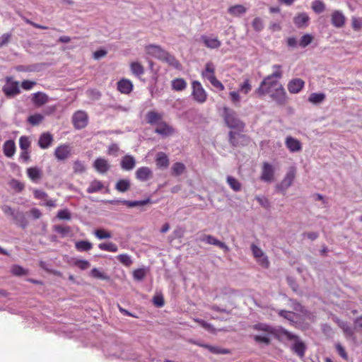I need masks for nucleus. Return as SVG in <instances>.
Segmentation results:
<instances>
[{
	"label": "nucleus",
	"instance_id": "nucleus-1",
	"mask_svg": "<svg viewBox=\"0 0 362 362\" xmlns=\"http://www.w3.org/2000/svg\"><path fill=\"white\" fill-rule=\"evenodd\" d=\"M273 68L276 69V70L264 78L259 88L255 90V93L258 96L270 94V97L277 104L284 105L287 102V95L284 88L278 81L282 76L281 66L280 65H274Z\"/></svg>",
	"mask_w": 362,
	"mask_h": 362
},
{
	"label": "nucleus",
	"instance_id": "nucleus-2",
	"mask_svg": "<svg viewBox=\"0 0 362 362\" xmlns=\"http://www.w3.org/2000/svg\"><path fill=\"white\" fill-rule=\"evenodd\" d=\"M228 127L238 131H243L245 124L238 118L237 113L228 107H223L222 115Z\"/></svg>",
	"mask_w": 362,
	"mask_h": 362
},
{
	"label": "nucleus",
	"instance_id": "nucleus-3",
	"mask_svg": "<svg viewBox=\"0 0 362 362\" xmlns=\"http://www.w3.org/2000/svg\"><path fill=\"white\" fill-rule=\"evenodd\" d=\"M281 335L284 336L288 340L293 341V344L291 346V350L295 353L300 358H303L305 356L306 351L305 344L299 338L296 334H294L289 331L282 329L280 331Z\"/></svg>",
	"mask_w": 362,
	"mask_h": 362
},
{
	"label": "nucleus",
	"instance_id": "nucleus-4",
	"mask_svg": "<svg viewBox=\"0 0 362 362\" xmlns=\"http://www.w3.org/2000/svg\"><path fill=\"white\" fill-rule=\"evenodd\" d=\"M215 70L214 63L212 62H208L205 64V67L202 71L201 75L204 79L208 80L214 88L222 91L225 89V87L223 83L216 78Z\"/></svg>",
	"mask_w": 362,
	"mask_h": 362
},
{
	"label": "nucleus",
	"instance_id": "nucleus-5",
	"mask_svg": "<svg viewBox=\"0 0 362 362\" xmlns=\"http://www.w3.org/2000/svg\"><path fill=\"white\" fill-rule=\"evenodd\" d=\"M192 95L193 99L198 103H204L207 99V93L204 89L200 82L194 81L192 83Z\"/></svg>",
	"mask_w": 362,
	"mask_h": 362
},
{
	"label": "nucleus",
	"instance_id": "nucleus-6",
	"mask_svg": "<svg viewBox=\"0 0 362 362\" xmlns=\"http://www.w3.org/2000/svg\"><path fill=\"white\" fill-rule=\"evenodd\" d=\"M296 168L291 167L287 171L282 181L277 185L276 188L279 191H284L291 187L296 178Z\"/></svg>",
	"mask_w": 362,
	"mask_h": 362
},
{
	"label": "nucleus",
	"instance_id": "nucleus-7",
	"mask_svg": "<svg viewBox=\"0 0 362 362\" xmlns=\"http://www.w3.org/2000/svg\"><path fill=\"white\" fill-rule=\"evenodd\" d=\"M2 90L7 97H13L20 93L19 83L12 81L11 77H7L6 83L3 86Z\"/></svg>",
	"mask_w": 362,
	"mask_h": 362
},
{
	"label": "nucleus",
	"instance_id": "nucleus-8",
	"mask_svg": "<svg viewBox=\"0 0 362 362\" xmlns=\"http://www.w3.org/2000/svg\"><path fill=\"white\" fill-rule=\"evenodd\" d=\"M72 122L76 129H83L88 124V115L83 111H77L72 117Z\"/></svg>",
	"mask_w": 362,
	"mask_h": 362
},
{
	"label": "nucleus",
	"instance_id": "nucleus-9",
	"mask_svg": "<svg viewBox=\"0 0 362 362\" xmlns=\"http://www.w3.org/2000/svg\"><path fill=\"white\" fill-rule=\"evenodd\" d=\"M331 23L336 28H341L346 24V18L342 11L334 10L331 13Z\"/></svg>",
	"mask_w": 362,
	"mask_h": 362
},
{
	"label": "nucleus",
	"instance_id": "nucleus-10",
	"mask_svg": "<svg viewBox=\"0 0 362 362\" xmlns=\"http://www.w3.org/2000/svg\"><path fill=\"white\" fill-rule=\"evenodd\" d=\"M145 51L147 54L151 55L162 61L167 51L163 49L160 46L156 45H148L145 47Z\"/></svg>",
	"mask_w": 362,
	"mask_h": 362
},
{
	"label": "nucleus",
	"instance_id": "nucleus-11",
	"mask_svg": "<svg viewBox=\"0 0 362 362\" xmlns=\"http://www.w3.org/2000/svg\"><path fill=\"white\" fill-rule=\"evenodd\" d=\"M71 153V146L69 144H62L57 146L54 151V156L59 160L67 159Z\"/></svg>",
	"mask_w": 362,
	"mask_h": 362
},
{
	"label": "nucleus",
	"instance_id": "nucleus-12",
	"mask_svg": "<svg viewBox=\"0 0 362 362\" xmlns=\"http://www.w3.org/2000/svg\"><path fill=\"white\" fill-rule=\"evenodd\" d=\"M274 170L272 165L267 163L264 162L262 165V173L260 176V179L262 181L271 182L274 180Z\"/></svg>",
	"mask_w": 362,
	"mask_h": 362
},
{
	"label": "nucleus",
	"instance_id": "nucleus-13",
	"mask_svg": "<svg viewBox=\"0 0 362 362\" xmlns=\"http://www.w3.org/2000/svg\"><path fill=\"white\" fill-rule=\"evenodd\" d=\"M199 240L209 245L217 246L226 252L229 250L228 247L223 242H221L211 235H203L200 237Z\"/></svg>",
	"mask_w": 362,
	"mask_h": 362
},
{
	"label": "nucleus",
	"instance_id": "nucleus-14",
	"mask_svg": "<svg viewBox=\"0 0 362 362\" xmlns=\"http://www.w3.org/2000/svg\"><path fill=\"white\" fill-rule=\"evenodd\" d=\"M305 81L301 78H296L291 79L287 85L288 91L292 94L298 93L304 87Z\"/></svg>",
	"mask_w": 362,
	"mask_h": 362
},
{
	"label": "nucleus",
	"instance_id": "nucleus-15",
	"mask_svg": "<svg viewBox=\"0 0 362 362\" xmlns=\"http://www.w3.org/2000/svg\"><path fill=\"white\" fill-rule=\"evenodd\" d=\"M134 85L127 78H122L117 83V90L122 94L128 95L133 90Z\"/></svg>",
	"mask_w": 362,
	"mask_h": 362
},
{
	"label": "nucleus",
	"instance_id": "nucleus-16",
	"mask_svg": "<svg viewBox=\"0 0 362 362\" xmlns=\"http://www.w3.org/2000/svg\"><path fill=\"white\" fill-rule=\"evenodd\" d=\"M135 176L137 180L145 182L153 177V172L148 167H141L136 170Z\"/></svg>",
	"mask_w": 362,
	"mask_h": 362
},
{
	"label": "nucleus",
	"instance_id": "nucleus-17",
	"mask_svg": "<svg viewBox=\"0 0 362 362\" xmlns=\"http://www.w3.org/2000/svg\"><path fill=\"white\" fill-rule=\"evenodd\" d=\"M310 17L306 13H299L293 18V23L298 28H306L308 25Z\"/></svg>",
	"mask_w": 362,
	"mask_h": 362
},
{
	"label": "nucleus",
	"instance_id": "nucleus-18",
	"mask_svg": "<svg viewBox=\"0 0 362 362\" xmlns=\"http://www.w3.org/2000/svg\"><path fill=\"white\" fill-rule=\"evenodd\" d=\"M285 144L288 149L292 153L300 151L302 149V145L300 141L290 136L286 137Z\"/></svg>",
	"mask_w": 362,
	"mask_h": 362
},
{
	"label": "nucleus",
	"instance_id": "nucleus-19",
	"mask_svg": "<svg viewBox=\"0 0 362 362\" xmlns=\"http://www.w3.org/2000/svg\"><path fill=\"white\" fill-rule=\"evenodd\" d=\"M29 179L33 182H38L42 177V171L37 167H30L26 170Z\"/></svg>",
	"mask_w": 362,
	"mask_h": 362
},
{
	"label": "nucleus",
	"instance_id": "nucleus-20",
	"mask_svg": "<svg viewBox=\"0 0 362 362\" xmlns=\"http://www.w3.org/2000/svg\"><path fill=\"white\" fill-rule=\"evenodd\" d=\"M31 100L35 105L41 107L49 101V97L45 93L37 92L32 95Z\"/></svg>",
	"mask_w": 362,
	"mask_h": 362
},
{
	"label": "nucleus",
	"instance_id": "nucleus-21",
	"mask_svg": "<svg viewBox=\"0 0 362 362\" xmlns=\"http://www.w3.org/2000/svg\"><path fill=\"white\" fill-rule=\"evenodd\" d=\"M129 69L132 74L138 78H141L145 73L144 66L139 62H132Z\"/></svg>",
	"mask_w": 362,
	"mask_h": 362
},
{
	"label": "nucleus",
	"instance_id": "nucleus-22",
	"mask_svg": "<svg viewBox=\"0 0 362 362\" xmlns=\"http://www.w3.org/2000/svg\"><path fill=\"white\" fill-rule=\"evenodd\" d=\"M155 132L160 135L170 136L174 133V129L168 125L165 122L161 121L158 123Z\"/></svg>",
	"mask_w": 362,
	"mask_h": 362
},
{
	"label": "nucleus",
	"instance_id": "nucleus-23",
	"mask_svg": "<svg viewBox=\"0 0 362 362\" xmlns=\"http://www.w3.org/2000/svg\"><path fill=\"white\" fill-rule=\"evenodd\" d=\"M201 40L204 45L209 49H217L221 45V41L217 38H210L206 35H202Z\"/></svg>",
	"mask_w": 362,
	"mask_h": 362
},
{
	"label": "nucleus",
	"instance_id": "nucleus-24",
	"mask_svg": "<svg viewBox=\"0 0 362 362\" xmlns=\"http://www.w3.org/2000/svg\"><path fill=\"white\" fill-rule=\"evenodd\" d=\"M337 325L339 327L343 330L344 334L346 337L347 338H354L355 334V329L354 327L351 328L346 322L337 320Z\"/></svg>",
	"mask_w": 362,
	"mask_h": 362
},
{
	"label": "nucleus",
	"instance_id": "nucleus-25",
	"mask_svg": "<svg viewBox=\"0 0 362 362\" xmlns=\"http://www.w3.org/2000/svg\"><path fill=\"white\" fill-rule=\"evenodd\" d=\"M53 141V136L49 133H43L40 135L38 140V145L41 148H47Z\"/></svg>",
	"mask_w": 362,
	"mask_h": 362
},
{
	"label": "nucleus",
	"instance_id": "nucleus-26",
	"mask_svg": "<svg viewBox=\"0 0 362 362\" xmlns=\"http://www.w3.org/2000/svg\"><path fill=\"white\" fill-rule=\"evenodd\" d=\"M3 151L8 158H11L16 152V144L13 140H7L3 145Z\"/></svg>",
	"mask_w": 362,
	"mask_h": 362
},
{
	"label": "nucleus",
	"instance_id": "nucleus-27",
	"mask_svg": "<svg viewBox=\"0 0 362 362\" xmlns=\"http://www.w3.org/2000/svg\"><path fill=\"white\" fill-rule=\"evenodd\" d=\"M136 164L135 159L133 156L127 155L124 156L121 160L122 168L124 170H132Z\"/></svg>",
	"mask_w": 362,
	"mask_h": 362
},
{
	"label": "nucleus",
	"instance_id": "nucleus-28",
	"mask_svg": "<svg viewBox=\"0 0 362 362\" xmlns=\"http://www.w3.org/2000/svg\"><path fill=\"white\" fill-rule=\"evenodd\" d=\"M93 166L95 170L100 173L107 172L110 168L107 161L105 159L101 158H99L95 160Z\"/></svg>",
	"mask_w": 362,
	"mask_h": 362
},
{
	"label": "nucleus",
	"instance_id": "nucleus-29",
	"mask_svg": "<svg viewBox=\"0 0 362 362\" xmlns=\"http://www.w3.org/2000/svg\"><path fill=\"white\" fill-rule=\"evenodd\" d=\"M252 89L251 81L249 78H244L243 81L238 85V91L241 94L247 95Z\"/></svg>",
	"mask_w": 362,
	"mask_h": 362
},
{
	"label": "nucleus",
	"instance_id": "nucleus-30",
	"mask_svg": "<svg viewBox=\"0 0 362 362\" xmlns=\"http://www.w3.org/2000/svg\"><path fill=\"white\" fill-rule=\"evenodd\" d=\"M247 8L241 4H237L235 6H230L228 8V12L229 14L234 17H238L241 15H243L246 13Z\"/></svg>",
	"mask_w": 362,
	"mask_h": 362
},
{
	"label": "nucleus",
	"instance_id": "nucleus-31",
	"mask_svg": "<svg viewBox=\"0 0 362 362\" xmlns=\"http://www.w3.org/2000/svg\"><path fill=\"white\" fill-rule=\"evenodd\" d=\"M163 115L154 110L149 111L146 114V119L148 124L158 125V123L162 121Z\"/></svg>",
	"mask_w": 362,
	"mask_h": 362
},
{
	"label": "nucleus",
	"instance_id": "nucleus-32",
	"mask_svg": "<svg viewBox=\"0 0 362 362\" xmlns=\"http://www.w3.org/2000/svg\"><path fill=\"white\" fill-rule=\"evenodd\" d=\"M171 86L175 91H182L187 88V82L184 78H177L172 81Z\"/></svg>",
	"mask_w": 362,
	"mask_h": 362
},
{
	"label": "nucleus",
	"instance_id": "nucleus-33",
	"mask_svg": "<svg viewBox=\"0 0 362 362\" xmlns=\"http://www.w3.org/2000/svg\"><path fill=\"white\" fill-rule=\"evenodd\" d=\"M156 163L158 168H167L169 165L168 156L163 152H159L156 155Z\"/></svg>",
	"mask_w": 362,
	"mask_h": 362
},
{
	"label": "nucleus",
	"instance_id": "nucleus-34",
	"mask_svg": "<svg viewBox=\"0 0 362 362\" xmlns=\"http://www.w3.org/2000/svg\"><path fill=\"white\" fill-rule=\"evenodd\" d=\"M162 61L167 62L168 64L178 70L181 69L182 68V65L180 62L173 55L170 54L168 52H166V55H165Z\"/></svg>",
	"mask_w": 362,
	"mask_h": 362
},
{
	"label": "nucleus",
	"instance_id": "nucleus-35",
	"mask_svg": "<svg viewBox=\"0 0 362 362\" xmlns=\"http://www.w3.org/2000/svg\"><path fill=\"white\" fill-rule=\"evenodd\" d=\"M131 187V182L129 179H121L115 185L116 189L119 192H127Z\"/></svg>",
	"mask_w": 362,
	"mask_h": 362
},
{
	"label": "nucleus",
	"instance_id": "nucleus-36",
	"mask_svg": "<svg viewBox=\"0 0 362 362\" xmlns=\"http://www.w3.org/2000/svg\"><path fill=\"white\" fill-rule=\"evenodd\" d=\"M75 248L78 252H87L93 248V244L88 240H80L75 243Z\"/></svg>",
	"mask_w": 362,
	"mask_h": 362
},
{
	"label": "nucleus",
	"instance_id": "nucleus-37",
	"mask_svg": "<svg viewBox=\"0 0 362 362\" xmlns=\"http://www.w3.org/2000/svg\"><path fill=\"white\" fill-rule=\"evenodd\" d=\"M104 188L103 184L98 180H93L90 183L87 188V192L89 194L100 192Z\"/></svg>",
	"mask_w": 362,
	"mask_h": 362
},
{
	"label": "nucleus",
	"instance_id": "nucleus-38",
	"mask_svg": "<svg viewBox=\"0 0 362 362\" xmlns=\"http://www.w3.org/2000/svg\"><path fill=\"white\" fill-rule=\"evenodd\" d=\"M53 230L63 238L71 233V228L69 226L55 225L53 226Z\"/></svg>",
	"mask_w": 362,
	"mask_h": 362
},
{
	"label": "nucleus",
	"instance_id": "nucleus-39",
	"mask_svg": "<svg viewBox=\"0 0 362 362\" xmlns=\"http://www.w3.org/2000/svg\"><path fill=\"white\" fill-rule=\"evenodd\" d=\"M227 183L234 192H240L242 188L241 183L232 176L227 177Z\"/></svg>",
	"mask_w": 362,
	"mask_h": 362
},
{
	"label": "nucleus",
	"instance_id": "nucleus-40",
	"mask_svg": "<svg viewBox=\"0 0 362 362\" xmlns=\"http://www.w3.org/2000/svg\"><path fill=\"white\" fill-rule=\"evenodd\" d=\"M325 99V94L322 93H313L309 95L308 101L313 104H318Z\"/></svg>",
	"mask_w": 362,
	"mask_h": 362
},
{
	"label": "nucleus",
	"instance_id": "nucleus-41",
	"mask_svg": "<svg viewBox=\"0 0 362 362\" xmlns=\"http://www.w3.org/2000/svg\"><path fill=\"white\" fill-rule=\"evenodd\" d=\"M311 8L315 13L319 14L325 11L326 6L321 0H315L312 2Z\"/></svg>",
	"mask_w": 362,
	"mask_h": 362
},
{
	"label": "nucleus",
	"instance_id": "nucleus-42",
	"mask_svg": "<svg viewBox=\"0 0 362 362\" xmlns=\"http://www.w3.org/2000/svg\"><path fill=\"white\" fill-rule=\"evenodd\" d=\"M240 93L238 90L230 91L229 93V98L231 103L235 107L240 106L241 96Z\"/></svg>",
	"mask_w": 362,
	"mask_h": 362
},
{
	"label": "nucleus",
	"instance_id": "nucleus-43",
	"mask_svg": "<svg viewBox=\"0 0 362 362\" xmlns=\"http://www.w3.org/2000/svg\"><path fill=\"white\" fill-rule=\"evenodd\" d=\"M11 272L16 276H25L28 274V270L18 264H14L11 268Z\"/></svg>",
	"mask_w": 362,
	"mask_h": 362
},
{
	"label": "nucleus",
	"instance_id": "nucleus-44",
	"mask_svg": "<svg viewBox=\"0 0 362 362\" xmlns=\"http://www.w3.org/2000/svg\"><path fill=\"white\" fill-rule=\"evenodd\" d=\"M202 347L207 349L211 353L216 354H230V351L227 349H222L217 346H213L211 345H201Z\"/></svg>",
	"mask_w": 362,
	"mask_h": 362
},
{
	"label": "nucleus",
	"instance_id": "nucleus-45",
	"mask_svg": "<svg viewBox=\"0 0 362 362\" xmlns=\"http://www.w3.org/2000/svg\"><path fill=\"white\" fill-rule=\"evenodd\" d=\"M185 165L182 163H175L172 167V175L179 176L185 172Z\"/></svg>",
	"mask_w": 362,
	"mask_h": 362
},
{
	"label": "nucleus",
	"instance_id": "nucleus-46",
	"mask_svg": "<svg viewBox=\"0 0 362 362\" xmlns=\"http://www.w3.org/2000/svg\"><path fill=\"white\" fill-rule=\"evenodd\" d=\"M124 203L128 207L132 208V207H134V206H141L146 205L148 204H151V200L149 198H148V199H146L144 200H141V201H124Z\"/></svg>",
	"mask_w": 362,
	"mask_h": 362
},
{
	"label": "nucleus",
	"instance_id": "nucleus-47",
	"mask_svg": "<svg viewBox=\"0 0 362 362\" xmlns=\"http://www.w3.org/2000/svg\"><path fill=\"white\" fill-rule=\"evenodd\" d=\"M13 218L16 223L22 228H25L28 225V221H26L25 216L22 212L16 213Z\"/></svg>",
	"mask_w": 362,
	"mask_h": 362
},
{
	"label": "nucleus",
	"instance_id": "nucleus-48",
	"mask_svg": "<svg viewBox=\"0 0 362 362\" xmlns=\"http://www.w3.org/2000/svg\"><path fill=\"white\" fill-rule=\"evenodd\" d=\"M44 119L43 115L40 114H35L30 115L28 118V122L32 125H38L40 124L42 120Z\"/></svg>",
	"mask_w": 362,
	"mask_h": 362
},
{
	"label": "nucleus",
	"instance_id": "nucleus-49",
	"mask_svg": "<svg viewBox=\"0 0 362 362\" xmlns=\"http://www.w3.org/2000/svg\"><path fill=\"white\" fill-rule=\"evenodd\" d=\"M117 259L125 267H129L132 264V260L130 256L127 254L119 255L117 257Z\"/></svg>",
	"mask_w": 362,
	"mask_h": 362
},
{
	"label": "nucleus",
	"instance_id": "nucleus-50",
	"mask_svg": "<svg viewBox=\"0 0 362 362\" xmlns=\"http://www.w3.org/2000/svg\"><path fill=\"white\" fill-rule=\"evenodd\" d=\"M351 27L354 31H359L362 28V18L352 16Z\"/></svg>",
	"mask_w": 362,
	"mask_h": 362
},
{
	"label": "nucleus",
	"instance_id": "nucleus-51",
	"mask_svg": "<svg viewBox=\"0 0 362 362\" xmlns=\"http://www.w3.org/2000/svg\"><path fill=\"white\" fill-rule=\"evenodd\" d=\"M313 40V37L310 34H305L302 36L300 40L299 45L301 47H305L309 45Z\"/></svg>",
	"mask_w": 362,
	"mask_h": 362
},
{
	"label": "nucleus",
	"instance_id": "nucleus-52",
	"mask_svg": "<svg viewBox=\"0 0 362 362\" xmlns=\"http://www.w3.org/2000/svg\"><path fill=\"white\" fill-rule=\"evenodd\" d=\"M19 146L21 150H28L30 146V141L28 136H22L19 139Z\"/></svg>",
	"mask_w": 362,
	"mask_h": 362
},
{
	"label": "nucleus",
	"instance_id": "nucleus-53",
	"mask_svg": "<svg viewBox=\"0 0 362 362\" xmlns=\"http://www.w3.org/2000/svg\"><path fill=\"white\" fill-rule=\"evenodd\" d=\"M95 235L98 239H106L111 237V233L104 229H98L94 231Z\"/></svg>",
	"mask_w": 362,
	"mask_h": 362
},
{
	"label": "nucleus",
	"instance_id": "nucleus-54",
	"mask_svg": "<svg viewBox=\"0 0 362 362\" xmlns=\"http://www.w3.org/2000/svg\"><path fill=\"white\" fill-rule=\"evenodd\" d=\"M251 250H252V255H253L254 257L255 258V259L259 257H262L263 256L265 255L264 252L262 250V249L259 248V247H257L255 244H252Z\"/></svg>",
	"mask_w": 362,
	"mask_h": 362
},
{
	"label": "nucleus",
	"instance_id": "nucleus-55",
	"mask_svg": "<svg viewBox=\"0 0 362 362\" xmlns=\"http://www.w3.org/2000/svg\"><path fill=\"white\" fill-rule=\"evenodd\" d=\"M146 271L144 269H137L133 272V277L135 280L141 281L146 276Z\"/></svg>",
	"mask_w": 362,
	"mask_h": 362
},
{
	"label": "nucleus",
	"instance_id": "nucleus-56",
	"mask_svg": "<svg viewBox=\"0 0 362 362\" xmlns=\"http://www.w3.org/2000/svg\"><path fill=\"white\" fill-rule=\"evenodd\" d=\"M252 25L254 30L257 32L261 31L264 28L263 22L259 17H257L253 20Z\"/></svg>",
	"mask_w": 362,
	"mask_h": 362
},
{
	"label": "nucleus",
	"instance_id": "nucleus-57",
	"mask_svg": "<svg viewBox=\"0 0 362 362\" xmlns=\"http://www.w3.org/2000/svg\"><path fill=\"white\" fill-rule=\"evenodd\" d=\"M335 349L338 353V354L344 360L348 359V355L345 350V349L343 347V346L340 343H337L335 344Z\"/></svg>",
	"mask_w": 362,
	"mask_h": 362
},
{
	"label": "nucleus",
	"instance_id": "nucleus-58",
	"mask_svg": "<svg viewBox=\"0 0 362 362\" xmlns=\"http://www.w3.org/2000/svg\"><path fill=\"white\" fill-rule=\"evenodd\" d=\"M57 217L60 220H69L71 216L68 209H62L58 211Z\"/></svg>",
	"mask_w": 362,
	"mask_h": 362
},
{
	"label": "nucleus",
	"instance_id": "nucleus-59",
	"mask_svg": "<svg viewBox=\"0 0 362 362\" xmlns=\"http://www.w3.org/2000/svg\"><path fill=\"white\" fill-rule=\"evenodd\" d=\"M74 265L82 270L87 269L90 267V262L85 259H77L74 262Z\"/></svg>",
	"mask_w": 362,
	"mask_h": 362
},
{
	"label": "nucleus",
	"instance_id": "nucleus-60",
	"mask_svg": "<svg viewBox=\"0 0 362 362\" xmlns=\"http://www.w3.org/2000/svg\"><path fill=\"white\" fill-rule=\"evenodd\" d=\"M74 171L76 173H81L85 171L86 168L83 163L79 160H76L74 163Z\"/></svg>",
	"mask_w": 362,
	"mask_h": 362
},
{
	"label": "nucleus",
	"instance_id": "nucleus-61",
	"mask_svg": "<svg viewBox=\"0 0 362 362\" xmlns=\"http://www.w3.org/2000/svg\"><path fill=\"white\" fill-rule=\"evenodd\" d=\"M257 263L264 269H267L269 267V261L268 257L265 255L262 257L256 259Z\"/></svg>",
	"mask_w": 362,
	"mask_h": 362
},
{
	"label": "nucleus",
	"instance_id": "nucleus-62",
	"mask_svg": "<svg viewBox=\"0 0 362 362\" xmlns=\"http://www.w3.org/2000/svg\"><path fill=\"white\" fill-rule=\"evenodd\" d=\"M257 201L259 202V204L264 207V209H269L270 207V202L269 199L264 197H256Z\"/></svg>",
	"mask_w": 362,
	"mask_h": 362
},
{
	"label": "nucleus",
	"instance_id": "nucleus-63",
	"mask_svg": "<svg viewBox=\"0 0 362 362\" xmlns=\"http://www.w3.org/2000/svg\"><path fill=\"white\" fill-rule=\"evenodd\" d=\"M11 38V34L6 33H4L0 37V48L6 45L7 43H8Z\"/></svg>",
	"mask_w": 362,
	"mask_h": 362
},
{
	"label": "nucleus",
	"instance_id": "nucleus-64",
	"mask_svg": "<svg viewBox=\"0 0 362 362\" xmlns=\"http://www.w3.org/2000/svg\"><path fill=\"white\" fill-rule=\"evenodd\" d=\"M354 329L355 332L362 333V315L354 320Z\"/></svg>",
	"mask_w": 362,
	"mask_h": 362
}]
</instances>
